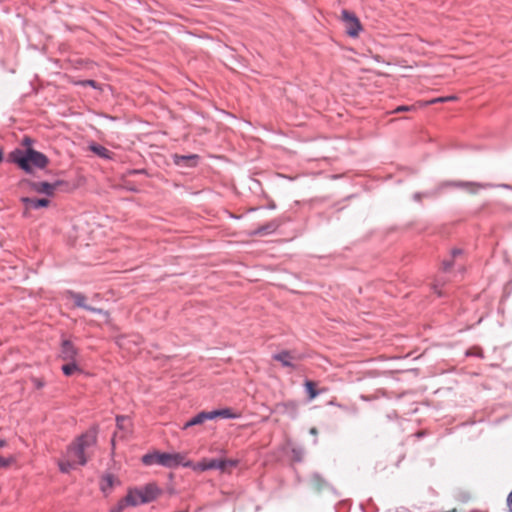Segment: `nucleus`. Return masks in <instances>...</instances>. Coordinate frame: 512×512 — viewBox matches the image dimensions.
Listing matches in <instances>:
<instances>
[{
	"label": "nucleus",
	"mask_w": 512,
	"mask_h": 512,
	"mask_svg": "<svg viewBox=\"0 0 512 512\" xmlns=\"http://www.w3.org/2000/svg\"><path fill=\"white\" fill-rule=\"evenodd\" d=\"M304 386H305L306 391L308 392V396H309L310 400H313L314 398H316L318 396L319 392L316 390L315 382H313L311 380H307L304 383Z\"/></svg>",
	"instance_id": "a211bd4d"
},
{
	"label": "nucleus",
	"mask_w": 512,
	"mask_h": 512,
	"mask_svg": "<svg viewBox=\"0 0 512 512\" xmlns=\"http://www.w3.org/2000/svg\"><path fill=\"white\" fill-rule=\"evenodd\" d=\"M14 458L13 457H3V456H0V470L1 469H6L7 467H9L13 462H14Z\"/></svg>",
	"instance_id": "5701e85b"
},
{
	"label": "nucleus",
	"mask_w": 512,
	"mask_h": 512,
	"mask_svg": "<svg viewBox=\"0 0 512 512\" xmlns=\"http://www.w3.org/2000/svg\"><path fill=\"white\" fill-rule=\"evenodd\" d=\"M278 407L282 408L283 411L285 412L295 413L298 408V404L295 401H288L285 403L278 404Z\"/></svg>",
	"instance_id": "6ab92c4d"
},
{
	"label": "nucleus",
	"mask_w": 512,
	"mask_h": 512,
	"mask_svg": "<svg viewBox=\"0 0 512 512\" xmlns=\"http://www.w3.org/2000/svg\"><path fill=\"white\" fill-rule=\"evenodd\" d=\"M466 185H469V186H476V187H481V185L479 184H475V183H467Z\"/></svg>",
	"instance_id": "e433bc0d"
},
{
	"label": "nucleus",
	"mask_w": 512,
	"mask_h": 512,
	"mask_svg": "<svg viewBox=\"0 0 512 512\" xmlns=\"http://www.w3.org/2000/svg\"><path fill=\"white\" fill-rule=\"evenodd\" d=\"M342 19L346 25V31L348 35L356 37L361 30V24L357 17L347 10L342 11Z\"/></svg>",
	"instance_id": "1a4fd4ad"
},
{
	"label": "nucleus",
	"mask_w": 512,
	"mask_h": 512,
	"mask_svg": "<svg viewBox=\"0 0 512 512\" xmlns=\"http://www.w3.org/2000/svg\"><path fill=\"white\" fill-rule=\"evenodd\" d=\"M413 110H415V107H414V106H406V105H403V106H398V107L393 111V113L408 112V111H413Z\"/></svg>",
	"instance_id": "bb28decb"
},
{
	"label": "nucleus",
	"mask_w": 512,
	"mask_h": 512,
	"mask_svg": "<svg viewBox=\"0 0 512 512\" xmlns=\"http://www.w3.org/2000/svg\"><path fill=\"white\" fill-rule=\"evenodd\" d=\"M215 459H203L202 461L190 466L194 471L203 472L210 469H216Z\"/></svg>",
	"instance_id": "f8f14e48"
},
{
	"label": "nucleus",
	"mask_w": 512,
	"mask_h": 512,
	"mask_svg": "<svg viewBox=\"0 0 512 512\" xmlns=\"http://www.w3.org/2000/svg\"><path fill=\"white\" fill-rule=\"evenodd\" d=\"M456 99H457L456 96L438 97V98H434L428 102H425V104L428 105V104H435V103H443V102H447V101H454Z\"/></svg>",
	"instance_id": "4be33fe9"
},
{
	"label": "nucleus",
	"mask_w": 512,
	"mask_h": 512,
	"mask_svg": "<svg viewBox=\"0 0 512 512\" xmlns=\"http://www.w3.org/2000/svg\"><path fill=\"white\" fill-rule=\"evenodd\" d=\"M3 160V154L2 152L0 151V162Z\"/></svg>",
	"instance_id": "ea45409f"
},
{
	"label": "nucleus",
	"mask_w": 512,
	"mask_h": 512,
	"mask_svg": "<svg viewBox=\"0 0 512 512\" xmlns=\"http://www.w3.org/2000/svg\"><path fill=\"white\" fill-rule=\"evenodd\" d=\"M158 457V464L165 467H176L182 465L184 467L192 466V462L186 460L185 456L180 453H160Z\"/></svg>",
	"instance_id": "20e7f679"
},
{
	"label": "nucleus",
	"mask_w": 512,
	"mask_h": 512,
	"mask_svg": "<svg viewBox=\"0 0 512 512\" xmlns=\"http://www.w3.org/2000/svg\"><path fill=\"white\" fill-rule=\"evenodd\" d=\"M61 370L64 372V363L61 365Z\"/></svg>",
	"instance_id": "a19ab883"
},
{
	"label": "nucleus",
	"mask_w": 512,
	"mask_h": 512,
	"mask_svg": "<svg viewBox=\"0 0 512 512\" xmlns=\"http://www.w3.org/2000/svg\"><path fill=\"white\" fill-rule=\"evenodd\" d=\"M160 453H154V454H147V455H144L143 458H142V461L144 464L146 465H152L154 463H157L158 464V457Z\"/></svg>",
	"instance_id": "aec40b11"
},
{
	"label": "nucleus",
	"mask_w": 512,
	"mask_h": 512,
	"mask_svg": "<svg viewBox=\"0 0 512 512\" xmlns=\"http://www.w3.org/2000/svg\"><path fill=\"white\" fill-rule=\"evenodd\" d=\"M460 253H461V251H460V250H454V251H453V256H455V255H457V254H460Z\"/></svg>",
	"instance_id": "58836bf2"
},
{
	"label": "nucleus",
	"mask_w": 512,
	"mask_h": 512,
	"mask_svg": "<svg viewBox=\"0 0 512 512\" xmlns=\"http://www.w3.org/2000/svg\"><path fill=\"white\" fill-rule=\"evenodd\" d=\"M6 445V441L3 439H0V447H4Z\"/></svg>",
	"instance_id": "c9c22d12"
},
{
	"label": "nucleus",
	"mask_w": 512,
	"mask_h": 512,
	"mask_svg": "<svg viewBox=\"0 0 512 512\" xmlns=\"http://www.w3.org/2000/svg\"><path fill=\"white\" fill-rule=\"evenodd\" d=\"M119 484L120 481L113 474H105L101 478L100 488L105 494H107L112 490L114 486Z\"/></svg>",
	"instance_id": "9b49d317"
},
{
	"label": "nucleus",
	"mask_w": 512,
	"mask_h": 512,
	"mask_svg": "<svg viewBox=\"0 0 512 512\" xmlns=\"http://www.w3.org/2000/svg\"><path fill=\"white\" fill-rule=\"evenodd\" d=\"M70 81L74 84H80L82 86H91L95 89L98 88V85L94 80H85V81H81V82H76L73 79H71Z\"/></svg>",
	"instance_id": "b1692460"
},
{
	"label": "nucleus",
	"mask_w": 512,
	"mask_h": 512,
	"mask_svg": "<svg viewBox=\"0 0 512 512\" xmlns=\"http://www.w3.org/2000/svg\"><path fill=\"white\" fill-rule=\"evenodd\" d=\"M215 464H217L216 469H220L221 471H225L228 467L227 460H217L215 459Z\"/></svg>",
	"instance_id": "a878e982"
},
{
	"label": "nucleus",
	"mask_w": 512,
	"mask_h": 512,
	"mask_svg": "<svg viewBox=\"0 0 512 512\" xmlns=\"http://www.w3.org/2000/svg\"><path fill=\"white\" fill-rule=\"evenodd\" d=\"M77 354L74 346L66 341V376L72 375L76 372H80L79 362L75 358Z\"/></svg>",
	"instance_id": "0eeeda50"
},
{
	"label": "nucleus",
	"mask_w": 512,
	"mask_h": 512,
	"mask_svg": "<svg viewBox=\"0 0 512 512\" xmlns=\"http://www.w3.org/2000/svg\"><path fill=\"white\" fill-rule=\"evenodd\" d=\"M90 149H91V151H93L95 154H97L101 158H105V159L111 158V152L107 148H105L101 145H91Z\"/></svg>",
	"instance_id": "f3484780"
},
{
	"label": "nucleus",
	"mask_w": 512,
	"mask_h": 512,
	"mask_svg": "<svg viewBox=\"0 0 512 512\" xmlns=\"http://www.w3.org/2000/svg\"><path fill=\"white\" fill-rule=\"evenodd\" d=\"M197 155H175L174 161L179 166H195L197 163Z\"/></svg>",
	"instance_id": "2eb2a0df"
},
{
	"label": "nucleus",
	"mask_w": 512,
	"mask_h": 512,
	"mask_svg": "<svg viewBox=\"0 0 512 512\" xmlns=\"http://www.w3.org/2000/svg\"><path fill=\"white\" fill-rule=\"evenodd\" d=\"M60 342H61V345H62V346H64V335H63V334L61 335V340H60Z\"/></svg>",
	"instance_id": "4c0bfd02"
},
{
	"label": "nucleus",
	"mask_w": 512,
	"mask_h": 512,
	"mask_svg": "<svg viewBox=\"0 0 512 512\" xmlns=\"http://www.w3.org/2000/svg\"><path fill=\"white\" fill-rule=\"evenodd\" d=\"M21 202L25 206L24 214L30 209H40L47 207L50 203L48 198H33V197H22Z\"/></svg>",
	"instance_id": "9d476101"
},
{
	"label": "nucleus",
	"mask_w": 512,
	"mask_h": 512,
	"mask_svg": "<svg viewBox=\"0 0 512 512\" xmlns=\"http://www.w3.org/2000/svg\"><path fill=\"white\" fill-rule=\"evenodd\" d=\"M66 299H69L73 303V307L83 308L94 313L105 314L102 309L91 307L87 304V297L78 292L66 291Z\"/></svg>",
	"instance_id": "423d86ee"
},
{
	"label": "nucleus",
	"mask_w": 512,
	"mask_h": 512,
	"mask_svg": "<svg viewBox=\"0 0 512 512\" xmlns=\"http://www.w3.org/2000/svg\"><path fill=\"white\" fill-rule=\"evenodd\" d=\"M313 490L320 492L329 486L328 482L319 474H313L310 479Z\"/></svg>",
	"instance_id": "4468645a"
},
{
	"label": "nucleus",
	"mask_w": 512,
	"mask_h": 512,
	"mask_svg": "<svg viewBox=\"0 0 512 512\" xmlns=\"http://www.w3.org/2000/svg\"><path fill=\"white\" fill-rule=\"evenodd\" d=\"M209 415H211L210 420H213L218 417H221V418H236L237 417V415L230 408L209 411Z\"/></svg>",
	"instance_id": "dca6fc26"
},
{
	"label": "nucleus",
	"mask_w": 512,
	"mask_h": 512,
	"mask_svg": "<svg viewBox=\"0 0 512 512\" xmlns=\"http://www.w3.org/2000/svg\"><path fill=\"white\" fill-rule=\"evenodd\" d=\"M58 467L61 472H64V462L63 461L59 460Z\"/></svg>",
	"instance_id": "2f4dec72"
},
{
	"label": "nucleus",
	"mask_w": 512,
	"mask_h": 512,
	"mask_svg": "<svg viewBox=\"0 0 512 512\" xmlns=\"http://www.w3.org/2000/svg\"><path fill=\"white\" fill-rule=\"evenodd\" d=\"M161 494V490L153 483H149L142 488L129 490L123 503L130 506H137L154 501Z\"/></svg>",
	"instance_id": "7ed1b4c3"
},
{
	"label": "nucleus",
	"mask_w": 512,
	"mask_h": 512,
	"mask_svg": "<svg viewBox=\"0 0 512 512\" xmlns=\"http://www.w3.org/2000/svg\"><path fill=\"white\" fill-rule=\"evenodd\" d=\"M507 503L510 511L512 512V492L508 496Z\"/></svg>",
	"instance_id": "c756f323"
},
{
	"label": "nucleus",
	"mask_w": 512,
	"mask_h": 512,
	"mask_svg": "<svg viewBox=\"0 0 512 512\" xmlns=\"http://www.w3.org/2000/svg\"><path fill=\"white\" fill-rule=\"evenodd\" d=\"M451 266H452V263H450V262H446V261H445V262H443V269H444L445 271H446V270H448V269H450V268H451Z\"/></svg>",
	"instance_id": "7c9ffc66"
},
{
	"label": "nucleus",
	"mask_w": 512,
	"mask_h": 512,
	"mask_svg": "<svg viewBox=\"0 0 512 512\" xmlns=\"http://www.w3.org/2000/svg\"><path fill=\"white\" fill-rule=\"evenodd\" d=\"M116 420H117V427L119 429H126L130 426V420H129V418H127L125 416H118Z\"/></svg>",
	"instance_id": "412c9836"
},
{
	"label": "nucleus",
	"mask_w": 512,
	"mask_h": 512,
	"mask_svg": "<svg viewBox=\"0 0 512 512\" xmlns=\"http://www.w3.org/2000/svg\"><path fill=\"white\" fill-rule=\"evenodd\" d=\"M32 143H33V140L30 137H24L22 140V145L25 147V149L27 147H31Z\"/></svg>",
	"instance_id": "cd10ccee"
},
{
	"label": "nucleus",
	"mask_w": 512,
	"mask_h": 512,
	"mask_svg": "<svg viewBox=\"0 0 512 512\" xmlns=\"http://www.w3.org/2000/svg\"><path fill=\"white\" fill-rule=\"evenodd\" d=\"M22 182L24 185H26L30 189V191L37 193V194L46 195L47 197L54 195L56 186L58 184V182L49 183L46 181H34V180H23Z\"/></svg>",
	"instance_id": "39448f33"
},
{
	"label": "nucleus",
	"mask_w": 512,
	"mask_h": 512,
	"mask_svg": "<svg viewBox=\"0 0 512 512\" xmlns=\"http://www.w3.org/2000/svg\"><path fill=\"white\" fill-rule=\"evenodd\" d=\"M75 230H78L77 227H74ZM80 238V235L78 231H76V234L74 236H71V242L74 244L78 239Z\"/></svg>",
	"instance_id": "c85d7f7f"
},
{
	"label": "nucleus",
	"mask_w": 512,
	"mask_h": 512,
	"mask_svg": "<svg viewBox=\"0 0 512 512\" xmlns=\"http://www.w3.org/2000/svg\"><path fill=\"white\" fill-rule=\"evenodd\" d=\"M310 433H311L312 435H317L318 431H317V429H316L315 427H312V428L310 429Z\"/></svg>",
	"instance_id": "f704fd0d"
},
{
	"label": "nucleus",
	"mask_w": 512,
	"mask_h": 512,
	"mask_svg": "<svg viewBox=\"0 0 512 512\" xmlns=\"http://www.w3.org/2000/svg\"><path fill=\"white\" fill-rule=\"evenodd\" d=\"M98 431L90 428L77 436L66 451V471L84 466L92 457L97 445Z\"/></svg>",
	"instance_id": "f257e3e1"
},
{
	"label": "nucleus",
	"mask_w": 512,
	"mask_h": 512,
	"mask_svg": "<svg viewBox=\"0 0 512 512\" xmlns=\"http://www.w3.org/2000/svg\"><path fill=\"white\" fill-rule=\"evenodd\" d=\"M277 228V225L274 224V223H271V224H268L267 226L265 227H262L258 230L257 233L259 234H265L266 232H270V231H273Z\"/></svg>",
	"instance_id": "393cba45"
},
{
	"label": "nucleus",
	"mask_w": 512,
	"mask_h": 512,
	"mask_svg": "<svg viewBox=\"0 0 512 512\" xmlns=\"http://www.w3.org/2000/svg\"><path fill=\"white\" fill-rule=\"evenodd\" d=\"M227 461H228V466L234 467L237 465V461H235V460H227Z\"/></svg>",
	"instance_id": "72a5a7b5"
},
{
	"label": "nucleus",
	"mask_w": 512,
	"mask_h": 512,
	"mask_svg": "<svg viewBox=\"0 0 512 512\" xmlns=\"http://www.w3.org/2000/svg\"><path fill=\"white\" fill-rule=\"evenodd\" d=\"M433 289H434V291H435L439 296H441V295H442L441 291H439V290H438V284H437V283H434V285H433Z\"/></svg>",
	"instance_id": "473e14b6"
},
{
	"label": "nucleus",
	"mask_w": 512,
	"mask_h": 512,
	"mask_svg": "<svg viewBox=\"0 0 512 512\" xmlns=\"http://www.w3.org/2000/svg\"><path fill=\"white\" fill-rule=\"evenodd\" d=\"M210 417H211V415H209V412L202 411L199 414H197L195 417H193L192 419L187 421L184 424L183 429H187V428L195 426V425H200V424L204 423L206 420H210Z\"/></svg>",
	"instance_id": "ddd939ff"
},
{
	"label": "nucleus",
	"mask_w": 512,
	"mask_h": 512,
	"mask_svg": "<svg viewBox=\"0 0 512 512\" xmlns=\"http://www.w3.org/2000/svg\"><path fill=\"white\" fill-rule=\"evenodd\" d=\"M8 159L28 174H33L35 170L45 169L49 163V159L45 154L32 147L14 149L10 152Z\"/></svg>",
	"instance_id": "f03ea898"
},
{
	"label": "nucleus",
	"mask_w": 512,
	"mask_h": 512,
	"mask_svg": "<svg viewBox=\"0 0 512 512\" xmlns=\"http://www.w3.org/2000/svg\"><path fill=\"white\" fill-rule=\"evenodd\" d=\"M272 358L275 361H278L284 367H289L295 369V361H300L302 359V355L295 353L294 351L283 350L277 354H274Z\"/></svg>",
	"instance_id": "6e6552de"
}]
</instances>
